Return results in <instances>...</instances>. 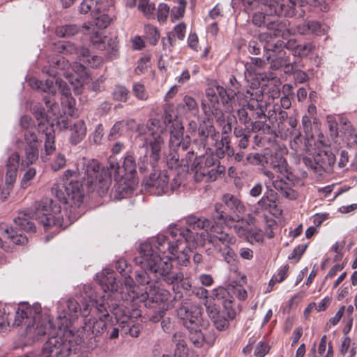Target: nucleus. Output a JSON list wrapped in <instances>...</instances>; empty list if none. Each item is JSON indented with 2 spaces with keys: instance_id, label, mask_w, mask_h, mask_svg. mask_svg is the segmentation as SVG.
<instances>
[{
  "instance_id": "obj_14",
  "label": "nucleus",
  "mask_w": 357,
  "mask_h": 357,
  "mask_svg": "<svg viewBox=\"0 0 357 357\" xmlns=\"http://www.w3.org/2000/svg\"><path fill=\"white\" fill-rule=\"evenodd\" d=\"M20 125L25 129L24 135L26 145L24 148V155L21 161V165L25 167L30 166L38 160L40 142L35 132V125L31 117L23 116L20 119Z\"/></svg>"
},
{
  "instance_id": "obj_57",
  "label": "nucleus",
  "mask_w": 357,
  "mask_h": 357,
  "mask_svg": "<svg viewBox=\"0 0 357 357\" xmlns=\"http://www.w3.org/2000/svg\"><path fill=\"white\" fill-rule=\"evenodd\" d=\"M200 161L197 162L195 165H202L203 167H206L207 169L212 168L215 166V160L212 155H207L206 156H203L199 159Z\"/></svg>"
},
{
  "instance_id": "obj_44",
  "label": "nucleus",
  "mask_w": 357,
  "mask_h": 357,
  "mask_svg": "<svg viewBox=\"0 0 357 357\" xmlns=\"http://www.w3.org/2000/svg\"><path fill=\"white\" fill-rule=\"evenodd\" d=\"M66 163V156L62 153H57L52 160L50 166L53 171L56 172L63 168Z\"/></svg>"
},
{
  "instance_id": "obj_22",
  "label": "nucleus",
  "mask_w": 357,
  "mask_h": 357,
  "mask_svg": "<svg viewBox=\"0 0 357 357\" xmlns=\"http://www.w3.org/2000/svg\"><path fill=\"white\" fill-rule=\"evenodd\" d=\"M335 162V158L333 153L321 151L313 156L310 160V167L317 173L321 175L323 172L331 173L332 167Z\"/></svg>"
},
{
  "instance_id": "obj_13",
  "label": "nucleus",
  "mask_w": 357,
  "mask_h": 357,
  "mask_svg": "<svg viewBox=\"0 0 357 357\" xmlns=\"http://www.w3.org/2000/svg\"><path fill=\"white\" fill-rule=\"evenodd\" d=\"M129 301H125L124 303L116 305L112 310V312L121 328L122 333H129L132 337H137L142 331L140 324H135V319L141 317V312L137 308L130 310Z\"/></svg>"
},
{
  "instance_id": "obj_19",
  "label": "nucleus",
  "mask_w": 357,
  "mask_h": 357,
  "mask_svg": "<svg viewBox=\"0 0 357 357\" xmlns=\"http://www.w3.org/2000/svg\"><path fill=\"white\" fill-rule=\"evenodd\" d=\"M60 130H69V142L71 144L76 145L80 143L86 135V126L83 120H78L71 123L68 118L63 117L56 121Z\"/></svg>"
},
{
  "instance_id": "obj_12",
  "label": "nucleus",
  "mask_w": 357,
  "mask_h": 357,
  "mask_svg": "<svg viewBox=\"0 0 357 357\" xmlns=\"http://www.w3.org/2000/svg\"><path fill=\"white\" fill-rule=\"evenodd\" d=\"M112 171L107 168H100L96 160H89L85 168L83 183L91 190L97 189L100 195L105 194L112 182Z\"/></svg>"
},
{
  "instance_id": "obj_51",
  "label": "nucleus",
  "mask_w": 357,
  "mask_h": 357,
  "mask_svg": "<svg viewBox=\"0 0 357 357\" xmlns=\"http://www.w3.org/2000/svg\"><path fill=\"white\" fill-rule=\"evenodd\" d=\"M133 92L135 96L142 100H145L148 99V93H146L144 86L142 84L137 83L135 84L132 86Z\"/></svg>"
},
{
  "instance_id": "obj_2",
  "label": "nucleus",
  "mask_w": 357,
  "mask_h": 357,
  "mask_svg": "<svg viewBox=\"0 0 357 357\" xmlns=\"http://www.w3.org/2000/svg\"><path fill=\"white\" fill-rule=\"evenodd\" d=\"M52 193L70 206L68 219H64L61 206L54 200L45 198L35 204V211H22L14 219L15 229L26 232H35L36 227L31 221L32 218L43 225L45 230L52 227L66 228L75 221L79 213L77 211L83 201L82 184L77 180L76 172L70 169L64 172L62 178H59L52 187Z\"/></svg>"
},
{
  "instance_id": "obj_50",
  "label": "nucleus",
  "mask_w": 357,
  "mask_h": 357,
  "mask_svg": "<svg viewBox=\"0 0 357 357\" xmlns=\"http://www.w3.org/2000/svg\"><path fill=\"white\" fill-rule=\"evenodd\" d=\"M222 206L220 204H216L215 205V214L213 215V222L212 224L214 225H220L221 222L225 223V219L226 217H230L229 215H225L224 213L222 210Z\"/></svg>"
},
{
  "instance_id": "obj_38",
  "label": "nucleus",
  "mask_w": 357,
  "mask_h": 357,
  "mask_svg": "<svg viewBox=\"0 0 357 357\" xmlns=\"http://www.w3.org/2000/svg\"><path fill=\"white\" fill-rule=\"evenodd\" d=\"M343 139L349 147L357 149V130L347 126L344 132Z\"/></svg>"
},
{
  "instance_id": "obj_17",
  "label": "nucleus",
  "mask_w": 357,
  "mask_h": 357,
  "mask_svg": "<svg viewBox=\"0 0 357 357\" xmlns=\"http://www.w3.org/2000/svg\"><path fill=\"white\" fill-rule=\"evenodd\" d=\"M56 49L59 52L69 54H76L81 61L86 63L89 67L98 68L102 63V59L100 56H91L88 49L81 47L77 48L70 43L59 42L56 45Z\"/></svg>"
},
{
  "instance_id": "obj_49",
  "label": "nucleus",
  "mask_w": 357,
  "mask_h": 357,
  "mask_svg": "<svg viewBox=\"0 0 357 357\" xmlns=\"http://www.w3.org/2000/svg\"><path fill=\"white\" fill-rule=\"evenodd\" d=\"M169 14V7L166 3H160L158 7L157 18L159 22H165Z\"/></svg>"
},
{
  "instance_id": "obj_47",
  "label": "nucleus",
  "mask_w": 357,
  "mask_h": 357,
  "mask_svg": "<svg viewBox=\"0 0 357 357\" xmlns=\"http://www.w3.org/2000/svg\"><path fill=\"white\" fill-rule=\"evenodd\" d=\"M112 95L115 100L126 102L128 98V90L123 86H116Z\"/></svg>"
},
{
  "instance_id": "obj_52",
  "label": "nucleus",
  "mask_w": 357,
  "mask_h": 357,
  "mask_svg": "<svg viewBox=\"0 0 357 357\" xmlns=\"http://www.w3.org/2000/svg\"><path fill=\"white\" fill-rule=\"evenodd\" d=\"M264 220L266 224L265 235L268 238H271L274 236L273 227L276 226V222L272 218H268L266 215H264Z\"/></svg>"
},
{
  "instance_id": "obj_28",
  "label": "nucleus",
  "mask_w": 357,
  "mask_h": 357,
  "mask_svg": "<svg viewBox=\"0 0 357 357\" xmlns=\"http://www.w3.org/2000/svg\"><path fill=\"white\" fill-rule=\"evenodd\" d=\"M105 3L106 0H83L79 6V11L82 14H90L94 18L105 10Z\"/></svg>"
},
{
  "instance_id": "obj_10",
  "label": "nucleus",
  "mask_w": 357,
  "mask_h": 357,
  "mask_svg": "<svg viewBox=\"0 0 357 357\" xmlns=\"http://www.w3.org/2000/svg\"><path fill=\"white\" fill-rule=\"evenodd\" d=\"M234 96H238V92L227 91L223 86H215L206 91V98L202 102V107L204 113L208 119H215L217 122H225V115L220 108L218 97L221 98L223 104L230 101Z\"/></svg>"
},
{
  "instance_id": "obj_27",
  "label": "nucleus",
  "mask_w": 357,
  "mask_h": 357,
  "mask_svg": "<svg viewBox=\"0 0 357 357\" xmlns=\"http://www.w3.org/2000/svg\"><path fill=\"white\" fill-rule=\"evenodd\" d=\"M225 224L230 228L233 227L236 234L240 237H249L250 226L249 223L243 218H240L238 216L226 217Z\"/></svg>"
},
{
  "instance_id": "obj_60",
  "label": "nucleus",
  "mask_w": 357,
  "mask_h": 357,
  "mask_svg": "<svg viewBox=\"0 0 357 357\" xmlns=\"http://www.w3.org/2000/svg\"><path fill=\"white\" fill-rule=\"evenodd\" d=\"M188 46L193 50L197 52L199 50L198 36L195 33H190L188 38Z\"/></svg>"
},
{
  "instance_id": "obj_6",
  "label": "nucleus",
  "mask_w": 357,
  "mask_h": 357,
  "mask_svg": "<svg viewBox=\"0 0 357 357\" xmlns=\"http://www.w3.org/2000/svg\"><path fill=\"white\" fill-rule=\"evenodd\" d=\"M137 130L138 138L146 149L151 165L154 167L164 153L165 141L162 134L165 126L154 118L149 119L146 125L139 126Z\"/></svg>"
},
{
  "instance_id": "obj_59",
  "label": "nucleus",
  "mask_w": 357,
  "mask_h": 357,
  "mask_svg": "<svg viewBox=\"0 0 357 357\" xmlns=\"http://www.w3.org/2000/svg\"><path fill=\"white\" fill-rule=\"evenodd\" d=\"M123 124V121H118L112 126L108 136L110 140L115 139L120 135Z\"/></svg>"
},
{
  "instance_id": "obj_58",
  "label": "nucleus",
  "mask_w": 357,
  "mask_h": 357,
  "mask_svg": "<svg viewBox=\"0 0 357 357\" xmlns=\"http://www.w3.org/2000/svg\"><path fill=\"white\" fill-rule=\"evenodd\" d=\"M270 347L268 344L260 342L255 349V355L259 357H264L268 351Z\"/></svg>"
},
{
  "instance_id": "obj_33",
  "label": "nucleus",
  "mask_w": 357,
  "mask_h": 357,
  "mask_svg": "<svg viewBox=\"0 0 357 357\" xmlns=\"http://www.w3.org/2000/svg\"><path fill=\"white\" fill-rule=\"evenodd\" d=\"M270 165L273 169L284 176L285 179H289V174H291L288 170L287 161L280 153H275L271 155Z\"/></svg>"
},
{
  "instance_id": "obj_61",
  "label": "nucleus",
  "mask_w": 357,
  "mask_h": 357,
  "mask_svg": "<svg viewBox=\"0 0 357 357\" xmlns=\"http://www.w3.org/2000/svg\"><path fill=\"white\" fill-rule=\"evenodd\" d=\"M94 18L96 25L100 28H106L110 23V17L107 15H96Z\"/></svg>"
},
{
  "instance_id": "obj_48",
  "label": "nucleus",
  "mask_w": 357,
  "mask_h": 357,
  "mask_svg": "<svg viewBox=\"0 0 357 357\" xmlns=\"http://www.w3.org/2000/svg\"><path fill=\"white\" fill-rule=\"evenodd\" d=\"M315 49V45L312 43L298 45L295 55L300 57L307 56Z\"/></svg>"
},
{
  "instance_id": "obj_30",
  "label": "nucleus",
  "mask_w": 357,
  "mask_h": 357,
  "mask_svg": "<svg viewBox=\"0 0 357 357\" xmlns=\"http://www.w3.org/2000/svg\"><path fill=\"white\" fill-rule=\"evenodd\" d=\"M97 279L104 291L119 292L118 284L116 283L114 273L109 269H105L100 273L97 274Z\"/></svg>"
},
{
  "instance_id": "obj_62",
  "label": "nucleus",
  "mask_w": 357,
  "mask_h": 357,
  "mask_svg": "<svg viewBox=\"0 0 357 357\" xmlns=\"http://www.w3.org/2000/svg\"><path fill=\"white\" fill-rule=\"evenodd\" d=\"M213 319L214 325L219 331L226 329L229 325L228 321L225 318L221 317L218 315Z\"/></svg>"
},
{
  "instance_id": "obj_46",
  "label": "nucleus",
  "mask_w": 357,
  "mask_h": 357,
  "mask_svg": "<svg viewBox=\"0 0 357 357\" xmlns=\"http://www.w3.org/2000/svg\"><path fill=\"white\" fill-rule=\"evenodd\" d=\"M44 101L46 106L48 107V113L52 114L55 119H57L59 114V106L56 103L54 99L52 97H44Z\"/></svg>"
},
{
  "instance_id": "obj_16",
  "label": "nucleus",
  "mask_w": 357,
  "mask_h": 357,
  "mask_svg": "<svg viewBox=\"0 0 357 357\" xmlns=\"http://www.w3.org/2000/svg\"><path fill=\"white\" fill-rule=\"evenodd\" d=\"M219 139L220 134L215 130L214 126L211 123H203L199 128L198 138L195 139V143H199L200 147L204 149H210L211 146L221 149L224 146V142L226 143L227 148L229 147L227 137H222L220 141Z\"/></svg>"
},
{
  "instance_id": "obj_25",
  "label": "nucleus",
  "mask_w": 357,
  "mask_h": 357,
  "mask_svg": "<svg viewBox=\"0 0 357 357\" xmlns=\"http://www.w3.org/2000/svg\"><path fill=\"white\" fill-rule=\"evenodd\" d=\"M307 4L305 0H282V3H276L274 13L277 15L292 17L296 14V7H303Z\"/></svg>"
},
{
  "instance_id": "obj_34",
  "label": "nucleus",
  "mask_w": 357,
  "mask_h": 357,
  "mask_svg": "<svg viewBox=\"0 0 357 357\" xmlns=\"http://www.w3.org/2000/svg\"><path fill=\"white\" fill-rule=\"evenodd\" d=\"M0 231H3L5 238L10 240V242L14 244L24 245L28 241L26 236L22 235L21 233L18 234L13 227H8L5 224H0Z\"/></svg>"
},
{
  "instance_id": "obj_18",
  "label": "nucleus",
  "mask_w": 357,
  "mask_h": 357,
  "mask_svg": "<svg viewBox=\"0 0 357 357\" xmlns=\"http://www.w3.org/2000/svg\"><path fill=\"white\" fill-rule=\"evenodd\" d=\"M20 160V156L16 152L12 153L7 159L5 174V185L6 187L0 192V199L2 201L6 200L9 196L16 182Z\"/></svg>"
},
{
  "instance_id": "obj_39",
  "label": "nucleus",
  "mask_w": 357,
  "mask_h": 357,
  "mask_svg": "<svg viewBox=\"0 0 357 357\" xmlns=\"http://www.w3.org/2000/svg\"><path fill=\"white\" fill-rule=\"evenodd\" d=\"M180 106L186 112L196 114L198 112V105L196 100L191 96H185Z\"/></svg>"
},
{
  "instance_id": "obj_54",
  "label": "nucleus",
  "mask_w": 357,
  "mask_h": 357,
  "mask_svg": "<svg viewBox=\"0 0 357 357\" xmlns=\"http://www.w3.org/2000/svg\"><path fill=\"white\" fill-rule=\"evenodd\" d=\"M288 268L287 266L282 267L279 270L278 273L273 275L269 282V285H272L276 282H282L287 277Z\"/></svg>"
},
{
  "instance_id": "obj_36",
  "label": "nucleus",
  "mask_w": 357,
  "mask_h": 357,
  "mask_svg": "<svg viewBox=\"0 0 357 357\" xmlns=\"http://www.w3.org/2000/svg\"><path fill=\"white\" fill-rule=\"evenodd\" d=\"M243 96V93H241V92H238V96L236 100H234L233 102V106L236 107L238 106L241 108L237 109V116L238 117L239 121L246 124L249 122L250 119L248 117V112L245 110V106L246 103L248 102V99L243 98L242 96Z\"/></svg>"
},
{
  "instance_id": "obj_23",
  "label": "nucleus",
  "mask_w": 357,
  "mask_h": 357,
  "mask_svg": "<svg viewBox=\"0 0 357 357\" xmlns=\"http://www.w3.org/2000/svg\"><path fill=\"white\" fill-rule=\"evenodd\" d=\"M169 181L167 172H161L159 174H152L146 182V185L150 192L160 196L168 192Z\"/></svg>"
},
{
  "instance_id": "obj_26",
  "label": "nucleus",
  "mask_w": 357,
  "mask_h": 357,
  "mask_svg": "<svg viewBox=\"0 0 357 357\" xmlns=\"http://www.w3.org/2000/svg\"><path fill=\"white\" fill-rule=\"evenodd\" d=\"M275 195L273 190H267L257 204L261 208L268 211L273 216L278 218L281 215L282 210L276 204Z\"/></svg>"
},
{
  "instance_id": "obj_55",
  "label": "nucleus",
  "mask_w": 357,
  "mask_h": 357,
  "mask_svg": "<svg viewBox=\"0 0 357 357\" xmlns=\"http://www.w3.org/2000/svg\"><path fill=\"white\" fill-rule=\"evenodd\" d=\"M243 96H242L243 98L248 99V102L246 103V106L248 108H249L251 110H253L255 109V107L257 105V104H255L254 102H252L253 100H256L257 101V98L254 97V93L252 92V89H248L245 92V93H243Z\"/></svg>"
},
{
  "instance_id": "obj_11",
  "label": "nucleus",
  "mask_w": 357,
  "mask_h": 357,
  "mask_svg": "<svg viewBox=\"0 0 357 357\" xmlns=\"http://www.w3.org/2000/svg\"><path fill=\"white\" fill-rule=\"evenodd\" d=\"M105 296L100 297V300H95L96 305H93L91 315L86 314L84 317L82 337L78 335L81 342L84 337H88L91 335L98 336L102 335L107 328L106 319L109 316L107 307L109 303L105 302Z\"/></svg>"
},
{
  "instance_id": "obj_29",
  "label": "nucleus",
  "mask_w": 357,
  "mask_h": 357,
  "mask_svg": "<svg viewBox=\"0 0 357 357\" xmlns=\"http://www.w3.org/2000/svg\"><path fill=\"white\" fill-rule=\"evenodd\" d=\"M172 342L175 346L173 355L167 354L162 357H188L189 349L185 335L181 332L175 333L172 336Z\"/></svg>"
},
{
  "instance_id": "obj_64",
  "label": "nucleus",
  "mask_w": 357,
  "mask_h": 357,
  "mask_svg": "<svg viewBox=\"0 0 357 357\" xmlns=\"http://www.w3.org/2000/svg\"><path fill=\"white\" fill-rule=\"evenodd\" d=\"M263 156L259 153H250L248 155L246 160L250 164L258 165L261 164Z\"/></svg>"
},
{
  "instance_id": "obj_43",
  "label": "nucleus",
  "mask_w": 357,
  "mask_h": 357,
  "mask_svg": "<svg viewBox=\"0 0 357 357\" xmlns=\"http://www.w3.org/2000/svg\"><path fill=\"white\" fill-rule=\"evenodd\" d=\"M138 8L146 17L151 18L153 17L155 6L153 3H150L149 0H139Z\"/></svg>"
},
{
  "instance_id": "obj_31",
  "label": "nucleus",
  "mask_w": 357,
  "mask_h": 357,
  "mask_svg": "<svg viewBox=\"0 0 357 357\" xmlns=\"http://www.w3.org/2000/svg\"><path fill=\"white\" fill-rule=\"evenodd\" d=\"M234 285L231 283L227 289L219 287L213 289L211 297L214 300L220 301L226 308H229L233 302L234 298L231 295L229 291L231 288H234Z\"/></svg>"
},
{
  "instance_id": "obj_8",
  "label": "nucleus",
  "mask_w": 357,
  "mask_h": 357,
  "mask_svg": "<svg viewBox=\"0 0 357 357\" xmlns=\"http://www.w3.org/2000/svg\"><path fill=\"white\" fill-rule=\"evenodd\" d=\"M108 169L112 171L114 180L116 181V190L120 193H128L135 190L138 181L136 177V162L132 155L127 153L124 158L122 167L116 160L109 158Z\"/></svg>"
},
{
  "instance_id": "obj_20",
  "label": "nucleus",
  "mask_w": 357,
  "mask_h": 357,
  "mask_svg": "<svg viewBox=\"0 0 357 357\" xmlns=\"http://www.w3.org/2000/svg\"><path fill=\"white\" fill-rule=\"evenodd\" d=\"M139 287L136 286V293L137 296L133 300H129L130 301H134L139 299L141 302H147L155 304L163 303L165 305V302L169 297V293L164 289H160L155 284H150L146 287L144 293L140 295L138 292Z\"/></svg>"
},
{
  "instance_id": "obj_56",
  "label": "nucleus",
  "mask_w": 357,
  "mask_h": 357,
  "mask_svg": "<svg viewBox=\"0 0 357 357\" xmlns=\"http://www.w3.org/2000/svg\"><path fill=\"white\" fill-rule=\"evenodd\" d=\"M186 24L183 22H181L176 24L174 28V36H175L178 40H183L185 36Z\"/></svg>"
},
{
  "instance_id": "obj_4",
  "label": "nucleus",
  "mask_w": 357,
  "mask_h": 357,
  "mask_svg": "<svg viewBox=\"0 0 357 357\" xmlns=\"http://www.w3.org/2000/svg\"><path fill=\"white\" fill-rule=\"evenodd\" d=\"M43 72L50 75L51 78L46 79L45 82L36 78H31L29 84L31 88L40 90L50 95L54 96L59 89L61 95L67 98L68 105H72L70 89L66 83L59 77L63 76L72 86L75 93L79 94L80 89L88 78L86 68L80 63H74L73 65L63 56H58L55 61H52V66H45Z\"/></svg>"
},
{
  "instance_id": "obj_40",
  "label": "nucleus",
  "mask_w": 357,
  "mask_h": 357,
  "mask_svg": "<svg viewBox=\"0 0 357 357\" xmlns=\"http://www.w3.org/2000/svg\"><path fill=\"white\" fill-rule=\"evenodd\" d=\"M173 1L177 3L178 6L172 8L171 17L172 18V20H179L184 15L187 5L186 0H173Z\"/></svg>"
},
{
  "instance_id": "obj_21",
  "label": "nucleus",
  "mask_w": 357,
  "mask_h": 357,
  "mask_svg": "<svg viewBox=\"0 0 357 357\" xmlns=\"http://www.w3.org/2000/svg\"><path fill=\"white\" fill-rule=\"evenodd\" d=\"M116 270L124 277V286L120 288L119 294L121 298L125 301L133 300L137 296L136 293V285L132 278L130 275H127L128 271L125 268H128L126 261L119 260L116 266Z\"/></svg>"
},
{
  "instance_id": "obj_42",
  "label": "nucleus",
  "mask_w": 357,
  "mask_h": 357,
  "mask_svg": "<svg viewBox=\"0 0 357 357\" xmlns=\"http://www.w3.org/2000/svg\"><path fill=\"white\" fill-rule=\"evenodd\" d=\"M36 175V169L35 167H29L24 173L20 181L21 188L26 189L31 185V181Z\"/></svg>"
},
{
  "instance_id": "obj_45",
  "label": "nucleus",
  "mask_w": 357,
  "mask_h": 357,
  "mask_svg": "<svg viewBox=\"0 0 357 357\" xmlns=\"http://www.w3.org/2000/svg\"><path fill=\"white\" fill-rule=\"evenodd\" d=\"M78 31L75 25L59 26L56 29V33L59 37H68L75 35Z\"/></svg>"
},
{
  "instance_id": "obj_1",
  "label": "nucleus",
  "mask_w": 357,
  "mask_h": 357,
  "mask_svg": "<svg viewBox=\"0 0 357 357\" xmlns=\"http://www.w3.org/2000/svg\"><path fill=\"white\" fill-rule=\"evenodd\" d=\"M187 222L192 230L172 227L167 234H158L140 244L139 255L134 259L140 268L136 271L135 275L139 284H149L151 275L162 278L167 284L181 282L183 274L173 271L172 261L176 260L178 264L187 266L190 258L185 250L187 245L193 249L203 246L208 241L227 263L234 261L235 252L231 248L236 243L234 236L223 231L220 225L212 224L203 217H189Z\"/></svg>"
},
{
  "instance_id": "obj_63",
  "label": "nucleus",
  "mask_w": 357,
  "mask_h": 357,
  "mask_svg": "<svg viewBox=\"0 0 357 357\" xmlns=\"http://www.w3.org/2000/svg\"><path fill=\"white\" fill-rule=\"evenodd\" d=\"M306 245H299L294 249L292 252L289 256V259H295L298 261L305 251Z\"/></svg>"
},
{
  "instance_id": "obj_53",
  "label": "nucleus",
  "mask_w": 357,
  "mask_h": 357,
  "mask_svg": "<svg viewBox=\"0 0 357 357\" xmlns=\"http://www.w3.org/2000/svg\"><path fill=\"white\" fill-rule=\"evenodd\" d=\"M307 27L310 29V33L321 36L326 33V29L317 22L312 21L307 22Z\"/></svg>"
},
{
  "instance_id": "obj_32",
  "label": "nucleus",
  "mask_w": 357,
  "mask_h": 357,
  "mask_svg": "<svg viewBox=\"0 0 357 357\" xmlns=\"http://www.w3.org/2000/svg\"><path fill=\"white\" fill-rule=\"evenodd\" d=\"M287 182L284 178H282L280 179H275L273 181V186L274 188L278 191H280L282 195L289 199H296L298 194L296 191L291 187L290 178Z\"/></svg>"
},
{
  "instance_id": "obj_9",
  "label": "nucleus",
  "mask_w": 357,
  "mask_h": 357,
  "mask_svg": "<svg viewBox=\"0 0 357 357\" xmlns=\"http://www.w3.org/2000/svg\"><path fill=\"white\" fill-rule=\"evenodd\" d=\"M268 32L262 33L259 36L261 40H266L268 35H270V40H267L264 48L271 52L268 59L271 60V63L275 68H280L286 65V60L284 58L285 52L282 49L283 43L278 41L274 43L272 40V36L275 37L282 36L283 38H287L291 35V31L287 28V24L284 22H271L267 25Z\"/></svg>"
},
{
  "instance_id": "obj_7",
  "label": "nucleus",
  "mask_w": 357,
  "mask_h": 357,
  "mask_svg": "<svg viewBox=\"0 0 357 357\" xmlns=\"http://www.w3.org/2000/svg\"><path fill=\"white\" fill-rule=\"evenodd\" d=\"M100 296L94 294V291L90 285L83 286V292L77 298H71L67 301L68 311L60 307H58V324L63 327L70 328V326L81 314L83 317L86 314L92 312L95 300H100Z\"/></svg>"
},
{
  "instance_id": "obj_35",
  "label": "nucleus",
  "mask_w": 357,
  "mask_h": 357,
  "mask_svg": "<svg viewBox=\"0 0 357 357\" xmlns=\"http://www.w3.org/2000/svg\"><path fill=\"white\" fill-rule=\"evenodd\" d=\"M183 138V126L178 121H176L172 123V130L170 132L169 148L175 151Z\"/></svg>"
},
{
  "instance_id": "obj_37",
  "label": "nucleus",
  "mask_w": 357,
  "mask_h": 357,
  "mask_svg": "<svg viewBox=\"0 0 357 357\" xmlns=\"http://www.w3.org/2000/svg\"><path fill=\"white\" fill-rule=\"evenodd\" d=\"M225 205L233 212L241 213L245 211V206L241 201L234 195L225 194L222 197Z\"/></svg>"
},
{
  "instance_id": "obj_3",
  "label": "nucleus",
  "mask_w": 357,
  "mask_h": 357,
  "mask_svg": "<svg viewBox=\"0 0 357 357\" xmlns=\"http://www.w3.org/2000/svg\"><path fill=\"white\" fill-rule=\"evenodd\" d=\"M40 311L41 306L38 303L31 306L26 303H22L16 311L13 324H27L26 336L33 341L49 333L50 337L45 342L39 357H68L81 343V339L70 328L59 325L57 328H54L50 316L42 315Z\"/></svg>"
},
{
  "instance_id": "obj_24",
  "label": "nucleus",
  "mask_w": 357,
  "mask_h": 357,
  "mask_svg": "<svg viewBox=\"0 0 357 357\" xmlns=\"http://www.w3.org/2000/svg\"><path fill=\"white\" fill-rule=\"evenodd\" d=\"M192 170L194 172V178L197 182L206 180L207 182H211L217 179L218 176L224 174L225 168L223 166L218 165L211 169L203 167L202 165H194Z\"/></svg>"
},
{
  "instance_id": "obj_15",
  "label": "nucleus",
  "mask_w": 357,
  "mask_h": 357,
  "mask_svg": "<svg viewBox=\"0 0 357 357\" xmlns=\"http://www.w3.org/2000/svg\"><path fill=\"white\" fill-rule=\"evenodd\" d=\"M34 114L38 121V130L45 135L44 151L41 153L40 158L43 162H47L50 159L56 151L55 134L53 128L54 121L52 117L45 112L41 107L34 109Z\"/></svg>"
},
{
  "instance_id": "obj_5",
  "label": "nucleus",
  "mask_w": 357,
  "mask_h": 357,
  "mask_svg": "<svg viewBox=\"0 0 357 357\" xmlns=\"http://www.w3.org/2000/svg\"><path fill=\"white\" fill-rule=\"evenodd\" d=\"M177 315L189 331V340L195 347L202 348L205 344L209 347L213 344L215 337L206 335L203 331L208 327V322L202 317L200 307L182 305L177 310Z\"/></svg>"
},
{
  "instance_id": "obj_41",
  "label": "nucleus",
  "mask_w": 357,
  "mask_h": 357,
  "mask_svg": "<svg viewBox=\"0 0 357 357\" xmlns=\"http://www.w3.org/2000/svg\"><path fill=\"white\" fill-rule=\"evenodd\" d=\"M144 32L149 43L153 45H156L160 38V33L157 28L148 24L144 26Z\"/></svg>"
}]
</instances>
